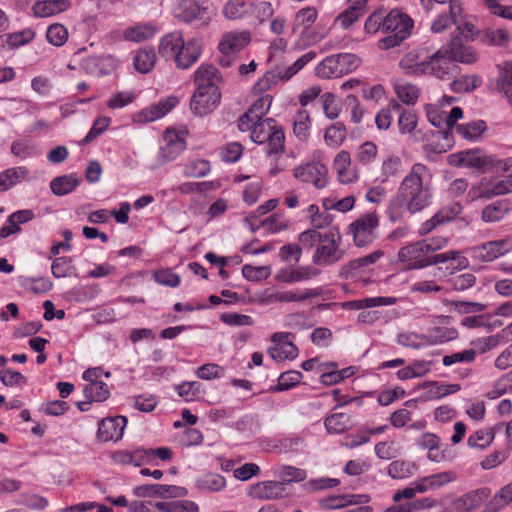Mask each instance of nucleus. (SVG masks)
<instances>
[{
  "label": "nucleus",
  "mask_w": 512,
  "mask_h": 512,
  "mask_svg": "<svg viewBox=\"0 0 512 512\" xmlns=\"http://www.w3.org/2000/svg\"><path fill=\"white\" fill-rule=\"evenodd\" d=\"M221 93L218 86L196 89L190 100V109L197 116L210 114L220 103Z\"/></svg>",
  "instance_id": "nucleus-7"
},
{
  "label": "nucleus",
  "mask_w": 512,
  "mask_h": 512,
  "mask_svg": "<svg viewBox=\"0 0 512 512\" xmlns=\"http://www.w3.org/2000/svg\"><path fill=\"white\" fill-rule=\"evenodd\" d=\"M427 13H450L452 17L461 16L462 4L459 0H420Z\"/></svg>",
  "instance_id": "nucleus-24"
},
{
  "label": "nucleus",
  "mask_w": 512,
  "mask_h": 512,
  "mask_svg": "<svg viewBox=\"0 0 512 512\" xmlns=\"http://www.w3.org/2000/svg\"><path fill=\"white\" fill-rule=\"evenodd\" d=\"M276 126V121L272 118L258 121L251 131L252 141L258 144L265 143Z\"/></svg>",
  "instance_id": "nucleus-43"
},
{
  "label": "nucleus",
  "mask_w": 512,
  "mask_h": 512,
  "mask_svg": "<svg viewBox=\"0 0 512 512\" xmlns=\"http://www.w3.org/2000/svg\"><path fill=\"white\" fill-rule=\"evenodd\" d=\"M176 104V98H169L165 101L151 105L150 107L142 109L139 113H137L134 116V121L139 123H147L160 119L168 112H170L176 106Z\"/></svg>",
  "instance_id": "nucleus-22"
},
{
  "label": "nucleus",
  "mask_w": 512,
  "mask_h": 512,
  "mask_svg": "<svg viewBox=\"0 0 512 512\" xmlns=\"http://www.w3.org/2000/svg\"><path fill=\"white\" fill-rule=\"evenodd\" d=\"M318 12L315 7H304L300 9L294 16L293 19V31L296 32L298 29L307 31L317 20Z\"/></svg>",
  "instance_id": "nucleus-39"
},
{
  "label": "nucleus",
  "mask_w": 512,
  "mask_h": 512,
  "mask_svg": "<svg viewBox=\"0 0 512 512\" xmlns=\"http://www.w3.org/2000/svg\"><path fill=\"white\" fill-rule=\"evenodd\" d=\"M370 501V496L366 494H344L323 498L319 505L325 510L341 509L349 505H361Z\"/></svg>",
  "instance_id": "nucleus-20"
},
{
  "label": "nucleus",
  "mask_w": 512,
  "mask_h": 512,
  "mask_svg": "<svg viewBox=\"0 0 512 512\" xmlns=\"http://www.w3.org/2000/svg\"><path fill=\"white\" fill-rule=\"evenodd\" d=\"M342 235L338 229L332 228L323 233V239L317 245L312 261L315 265L326 267L341 261L346 251L341 248Z\"/></svg>",
  "instance_id": "nucleus-4"
},
{
  "label": "nucleus",
  "mask_w": 512,
  "mask_h": 512,
  "mask_svg": "<svg viewBox=\"0 0 512 512\" xmlns=\"http://www.w3.org/2000/svg\"><path fill=\"white\" fill-rule=\"evenodd\" d=\"M512 501V482L502 487L488 502L485 512H498Z\"/></svg>",
  "instance_id": "nucleus-45"
},
{
  "label": "nucleus",
  "mask_w": 512,
  "mask_h": 512,
  "mask_svg": "<svg viewBox=\"0 0 512 512\" xmlns=\"http://www.w3.org/2000/svg\"><path fill=\"white\" fill-rule=\"evenodd\" d=\"M387 11L378 9L371 13L364 23V32L368 35L382 33L387 36Z\"/></svg>",
  "instance_id": "nucleus-32"
},
{
  "label": "nucleus",
  "mask_w": 512,
  "mask_h": 512,
  "mask_svg": "<svg viewBox=\"0 0 512 512\" xmlns=\"http://www.w3.org/2000/svg\"><path fill=\"white\" fill-rule=\"evenodd\" d=\"M293 175L300 182L312 184L317 189L326 187L328 183V169L320 162L300 165L294 168Z\"/></svg>",
  "instance_id": "nucleus-8"
},
{
  "label": "nucleus",
  "mask_w": 512,
  "mask_h": 512,
  "mask_svg": "<svg viewBox=\"0 0 512 512\" xmlns=\"http://www.w3.org/2000/svg\"><path fill=\"white\" fill-rule=\"evenodd\" d=\"M512 210L511 201L508 199L497 200L486 205L481 212V219L486 223L498 222Z\"/></svg>",
  "instance_id": "nucleus-28"
},
{
  "label": "nucleus",
  "mask_w": 512,
  "mask_h": 512,
  "mask_svg": "<svg viewBox=\"0 0 512 512\" xmlns=\"http://www.w3.org/2000/svg\"><path fill=\"white\" fill-rule=\"evenodd\" d=\"M512 250V237L488 241L471 248V257L483 262H491Z\"/></svg>",
  "instance_id": "nucleus-9"
},
{
  "label": "nucleus",
  "mask_w": 512,
  "mask_h": 512,
  "mask_svg": "<svg viewBox=\"0 0 512 512\" xmlns=\"http://www.w3.org/2000/svg\"><path fill=\"white\" fill-rule=\"evenodd\" d=\"M429 51L418 47L406 53L399 61V67L408 75L420 76L428 73Z\"/></svg>",
  "instance_id": "nucleus-11"
},
{
  "label": "nucleus",
  "mask_w": 512,
  "mask_h": 512,
  "mask_svg": "<svg viewBox=\"0 0 512 512\" xmlns=\"http://www.w3.org/2000/svg\"><path fill=\"white\" fill-rule=\"evenodd\" d=\"M73 270L72 259L68 256L55 258L51 265V272L55 278L69 277Z\"/></svg>",
  "instance_id": "nucleus-61"
},
{
  "label": "nucleus",
  "mask_w": 512,
  "mask_h": 512,
  "mask_svg": "<svg viewBox=\"0 0 512 512\" xmlns=\"http://www.w3.org/2000/svg\"><path fill=\"white\" fill-rule=\"evenodd\" d=\"M84 394L90 401L102 402L108 399L110 391L105 382H94L85 386Z\"/></svg>",
  "instance_id": "nucleus-55"
},
{
  "label": "nucleus",
  "mask_w": 512,
  "mask_h": 512,
  "mask_svg": "<svg viewBox=\"0 0 512 512\" xmlns=\"http://www.w3.org/2000/svg\"><path fill=\"white\" fill-rule=\"evenodd\" d=\"M428 256L422 241L410 243L398 252V260L405 265L406 269H420L429 266Z\"/></svg>",
  "instance_id": "nucleus-12"
},
{
  "label": "nucleus",
  "mask_w": 512,
  "mask_h": 512,
  "mask_svg": "<svg viewBox=\"0 0 512 512\" xmlns=\"http://www.w3.org/2000/svg\"><path fill=\"white\" fill-rule=\"evenodd\" d=\"M79 183L75 174L61 175L50 182V189L56 196H64L73 192Z\"/></svg>",
  "instance_id": "nucleus-34"
},
{
  "label": "nucleus",
  "mask_w": 512,
  "mask_h": 512,
  "mask_svg": "<svg viewBox=\"0 0 512 512\" xmlns=\"http://www.w3.org/2000/svg\"><path fill=\"white\" fill-rule=\"evenodd\" d=\"M164 145L159 150V160L161 163L175 160L185 149V139L174 129L167 128L163 134Z\"/></svg>",
  "instance_id": "nucleus-14"
},
{
  "label": "nucleus",
  "mask_w": 512,
  "mask_h": 512,
  "mask_svg": "<svg viewBox=\"0 0 512 512\" xmlns=\"http://www.w3.org/2000/svg\"><path fill=\"white\" fill-rule=\"evenodd\" d=\"M324 425L329 433L340 434L353 427L350 415L334 413L325 418Z\"/></svg>",
  "instance_id": "nucleus-36"
},
{
  "label": "nucleus",
  "mask_w": 512,
  "mask_h": 512,
  "mask_svg": "<svg viewBox=\"0 0 512 512\" xmlns=\"http://www.w3.org/2000/svg\"><path fill=\"white\" fill-rule=\"evenodd\" d=\"M361 63V58L353 53L330 55L316 67V75L323 79L339 78L355 71Z\"/></svg>",
  "instance_id": "nucleus-5"
},
{
  "label": "nucleus",
  "mask_w": 512,
  "mask_h": 512,
  "mask_svg": "<svg viewBox=\"0 0 512 512\" xmlns=\"http://www.w3.org/2000/svg\"><path fill=\"white\" fill-rule=\"evenodd\" d=\"M267 142V155L270 157H277L285 150V134L281 126H276L269 136Z\"/></svg>",
  "instance_id": "nucleus-44"
},
{
  "label": "nucleus",
  "mask_w": 512,
  "mask_h": 512,
  "mask_svg": "<svg viewBox=\"0 0 512 512\" xmlns=\"http://www.w3.org/2000/svg\"><path fill=\"white\" fill-rule=\"evenodd\" d=\"M46 38L52 45L62 46L68 39L67 28L59 23L52 24L47 29Z\"/></svg>",
  "instance_id": "nucleus-62"
},
{
  "label": "nucleus",
  "mask_w": 512,
  "mask_h": 512,
  "mask_svg": "<svg viewBox=\"0 0 512 512\" xmlns=\"http://www.w3.org/2000/svg\"><path fill=\"white\" fill-rule=\"evenodd\" d=\"M287 337L284 333H274L271 337L272 341H279L280 344L269 349V355L275 361H284L286 359H294L298 355V348L292 342L282 341V338Z\"/></svg>",
  "instance_id": "nucleus-26"
},
{
  "label": "nucleus",
  "mask_w": 512,
  "mask_h": 512,
  "mask_svg": "<svg viewBox=\"0 0 512 512\" xmlns=\"http://www.w3.org/2000/svg\"><path fill=\"white\" fill-rule=\"evenodd\" d=\"M365 13V10L350 4L343 12H341L335 19V22L344 29H349L356 23Z\"/></svg>",
  "instance_id": "nucleus-51"
},
{
  "label": "nucleus",
  "mask_w": 512,
  "mask_h": 512,
  "mask_svg": "<svg viewBox=\"0 0 512 512\" xmlns=\"http://www.w3.org/2000/svg\"><path fill=\"white\" fill-rule=\"evenodd\" d=\"M155 507L159 512H198V505L190 500L157 502Z\"/></svg>",
  "instance_id": "nucleus-42"
},
{
  "label": "nucleus",
  "mask_w": 512,
  "mask_h": 512,
  "mask_svg": "<svg viewBox=\"0 0 512 512\" xmlns=\"http://www.w3.org/2000/svg\"><path fill=\"white\" fill-rule=\"evenodd\" d=\"M155 34L153 26L147 24H139L124 30L123 36L126 40L132 42H143Z\"/></svg>",
  "instance_id": "nucleus-48"
},
{
  "label": "nucleus",
  "mask_w": 512,
  "mask_h": 512,
  "mask_svg": "<svg viewBox=\"0 0 512 512\" xmlns=\"http://www.w3.org/2000/svg\"><path fill=\"white\" fill-rule=\"evenodd\" d=\"M401 108L402 107L398 101H390L388 107L381 109L375 117V123L377 128L380 130H387L392 123V110L399 111L401 110Z\"/></svg>",
  "instance_id": "nucleus-59"
},
{
  "label": "nucleus",
  "mask_w": 512,
  "mask_h": 512,
  "mask_svg": "<svg viewBox=\"0 0 512 512\" xmlns=\"http://www.w3.org/2000/svg\"><path fill=\"white\" fill-rule=\"evenodd\" d=\"M429 70L427 74H431L438 79L448 80L458 73L459 67L455 62L446 56V51L439 48L428 57Z\"/></svg>",
  "instance_id": "nucleus-10"
},
{
  "label": "nucleus",
  "mask_w": 512,
  "mask_h": 512,
  "mask_svg": "<svg viewBox=\"0 0 512 512\" xmlns=\"http://www.w3.org/2000/svg\"><path fill=\"white\" fill-rule=\"evenodd\" d=\"M442 50L446 51V56H449L454 62H461L465 64L475 63L478 55L471 46H467L462 42V38L454 35L451 40L444 46Z\"/></svg>",
  "instance_id": "nucleus-16"
},
{
  "label": "nucleus",
  "mask_w": 512,
  "mask_h": 512,
  "mask_svg": "<svg viewBox=\"0 0 512 512\" xmlns=\"http://www.w3.org/2000/svg\"><path fill=\"white\" fill-rule=\"evenodd\" d=\"M495 428L496 427L488 428V429H481V430L476 431L474 434L470 435V437L468 438V441H467L468 445L471 448H479V449H484V448L488 447L494 439Z\"/></svg>",
  "instance_id": "nucleus-53"
},
{
  "label": "nucleus",
  "mask_w": 512,
  "mask_h": 512,
  "mask_svg": "<svg viewBox=\"0 0 512 512\" xmlns=\"http://www.w3.org/2000/svg\"><path fill=\"white\" fill-rule=\"evenodd\" d=\"M429 176L426 165L415 163L401 181L397 192L408 202L409 213L415 214L429 205L431 193L429 184L426 182Z\"/></svg>",
  "instance_id": "nucleus-2"
},
{
  "label": "nucleus",
  "mask_w": 512,
  "mask_h": 512,
  "mask_svg": "<svg viewBox=\"0 0 512 512\" xmlns=\"http://www.w3.org/2000/svg\"><path fill=\"white\" fill-rule=\"evenodd\" d=\"M403 161L396 154H389L381 163L379 180L386 183L397 178L402 171Z\"/></svg>",
  "instance_id": "nucleus-31"
},
{
  "label": "nucleus",
  "mask_w": 512,
  "mask_h": 512,
  "mask_svg": "<svg viewBox=\"0 0 512 512\" xmlns=\"http://www.w3.org/2000/svg\"><path fill=\"white\" fill-rule=\"evenodd\" d=\"M135 69L142 74L152 70L156 63V53L153 48L139 49L133 59Z\"/></svg>",
  "instance_id": "nucleus-35"
},
{
  "label": "nucleus",
  "mask_w": 512,
  "mask_h": 512,
  "mask_svg": "<svg viewBox=\"0 0 512 512\" xmlns=\"http://www.w3.org/2000/svg\"><path fill=\"white\" fill-rule=\"evenodd\" d=\"M70 7V0H38L32 10L35 17L45 18L64 12Z\"/></svg>",
  "instance_id": "nucleus-25"
},
{
  "label": "nucleus",
  "mask_w": 512,
  "mask_h": 512,
  "mask_svg": "<svg viewBox=\"0 0 512 512\" xmlns=\"http://www.w3.org/2000/svg\"><path fill=\"white\" fill-rule=\"evenodd\" d=\"M249 30L230 31L224 33L218 44L220 53H238L251 42Z\"/></svg>",
  "instance_id": "nucleus-18"
},
{
  "label": "nucleus",
  "mask_w": 512,
  "mask_h": 512,
  "mask_svg": "<svg viewBox=\"0 0 512 512\" xmlns=\"http://www.w3.org/2000/svg\"><path fill=\"white\" fill-rule=\"evenodd\" d=\"M415 470V465L405 460H395L388 467V475L393 479L410 477Z\"/></svg>",
  "instance_id": "nucleus-54"
},
{
  "label": "nucleus",
  "mask_w": 512,
  "mask_h": 512,
  "mask_svg": "<svg viewBox=\"0 0 512 512\" xmlns=\"http://www.w3.org/2000/svg\"><path fill=\"white\" fill-rule=\"evenodd\" d=\"M459 164L475 168L481 172H488L497 167L496 158L485 154L481 150H467L460 153Z\"/></svg>",
  "instance_id": "nucleus-17"
},
{
  "label": "nucleus",
  "mask_w": 512,
  "mask_h": 512,
  "mask_svg": "<svg viewBox=\"0 0 512 512\" xmlns=\"http://www.w3.org/2000/svg\"><path fill=\"white\" fill-rule=\"evenodd\" d=\"M512 192V178H506L495 183L492 187L481 188L478 196L482 198H492L494 196L505 195Z\"/></svg>",
  "instance_id": "nucleus-57"
},
{
  "label": "nucleus",
  "mask_w": 512,
  "mask_h": 512,
  "mask_svg": "<svg viewBox=\"0 0 512 512\" xmlns=\"http://www.w3.org/2000/svg\"><path fill=\"white\" fill-rule=\"evenodd\" d=\"M498 89L505 95L512 106V64H507L501 73Z\"/></svg>",
  "instance_id": "nucleus-64"
},
{
  "label": "nucleus",
  "mask_w": 512,
  "mask_h": 512,
  "mask_svg": "<svg viewBox=\"0 0 512 512\" xmlns=\"http://www.w3.org/2000/svg\"><path fill=\"white\" fill-rule=\"evenodd\" d=\"M250 6L245 0H229L224 6L223 13L228 19H239L248 13Z\"/></svg>",
  "instance_id": "nucleus-58"
},
{
  "label": "nucleus",
  "mask_w": 512,
  "mask_h": 512,
  "mask_svg": "<svg viewBox=\"0 0 512 512\" xmlns=\"http://www.w3.org/2000/svg\"><path fill=\"white\" fill-rule=\"evenodd\" d=\"M379 216L376 212L366 213L353 221L348 226V233L353 236V242L357 247H365L377 238Z\"/></svg>",
  "instance_id": "nucleus-6"
},
{
  "label": "nucleus",
  "mask_w": 512,
  "mask_h": 512,
  "mask_svg": "<svg viewBox=\"0 0 512 512\" xmlns=\"http://www.w3.org/2000/svg\"><path fill=\"white\" fill-rule=\"evenodd\" d=\"M347 130L342 122H335L325 129L324 141L327 146L338 148L345 141Z\"/></svg>",
  "instance_id": "nucleus-38"
},
{
  "label": "nucleus",
  "mask_w": 512,
  "mask_h": 512,
  "mask_svg": "<svg viewBox=\"0 0 512 512\" xmlns=\"http://www.w3.org/2000/svg\"><path fill=\"white\" fill-rule=\"evenodd\" d=\"M137 497L181 498L188 494L185 487L166 484H144L134 488Z\"/></svg>",
  "instance_id": "nucleus-13"
},
{
  "label": "nucleus",
  "mask_w": 512,
  "mask_h": 512,
  "mask_svg": "<svg viewBox=\"0 0 512 512\" xmlns=\"http://www.w3.org/2000/svg\"><path fill=\"white\" fill-rule=\"evenodd\" d=\"M406 211H408V202L397 192L396 196L389 201L387 217L391 222H397L404 217Z\"/></svg>",
  "instance_id": "nucleus-49"
},
{
  "label": "nucleus",
  "mask_w": 512,
  "mask_h": 512,
  "mask_svg": "<svg viewBox=\"0 0 512 512\" xmlns=\"http://www.w3.org/2000/svg\"><path fill=\"white\" fill-rule=\"evenodd\" d=\"M303 375L299 371L290 370L282 373L277 381L275 391H286L300 383Z\"/></svg>",
  "instance_id": "nucleus-63"
},
{
  "label": "nucleus",
  "mask_w": 512,
  "mask_h": 512,
  "mask_svg": "<svg viewBox=\"0 0 512 512\" xmlns=\"http://www.w3.org/2000/svg\"><path fill=\"white\" fill-rule=\"evenodd\" d=\"M210 162L204 159H192L183 165V174L188 178H202L209 174Z\"/></svg>",
  "instance_id": "nucleus-40"
},
{
  "label": "nucleus",
  "mask_w": 512,
  "mask_h": 512,
  "mask_svg": "<svg viewBox=\"0 0 512 512\" xmlns=\"http://www.w3.org/2000/svg\"><path fill=\"white\" fill-rule=\"evenodd\" d=\"M250 496L261 500H274L282 498L285 495L283 482L262 481L250 488Z\"/></svg>",
  "instance_id": "nucleus-21"
},
{
  "label": "nucleus",
  "mask_w": 512,
  "mask_h": 512,
  "mask_svg": "<svg viewBox=\"0 0 512 512\" xmlns=\"http://www.w3.org/2000/svg\"><path fill=\"white\" fill-rule=\"evenodd\" d=\"M490 494V489L485 487L470 491L458 499V505L464 511H471L479 507Z\"/></svg>",
  "instance_id": "nucleus-33"
},
{
  "label": "nucleus",
  "mask_w": 512,
  "mask_h": 512,
  "mask_svg": "<svg viewBox=\"0 0 512 512\" xmlns=\"http://www.w3.org/2000/svg\"><path fill=\"white\" fill-rule=\"evenodd\" d=\"M220 81L221 75L218 69L211 64L200 65L194 73V83L197 89L217 86V83Z\"/></svg>",
  "instance_id": "nucleus-30"
},
{
  "label": "nucleus",
  "mask_w": 512,
  "mask_h": 512,
  "mask_svg": "<svg viewBox=\"0 0 512 512\" xmlns=\"http://www.w3.org/2000/svg\"><path fill=\"white\" fill-rule=\"evenodd\" d=\"M457 337L458 331L455 328L440 326L432 328L425 339L431 344H443L455 340Z\"/></svg>",
  "instance_id": "nucleus-46"
},
{
  "label": "nucleus",
  "mask_w": 512,
  "mask_h": 512,
  "mask_svg": "<svg viewBox=\"0 0 512 512\" xmlns=\"http://www.w3.org/2000/svg\"><path fill=\"white\" fill-rule=\"evenodd\" d=\"M127 418L125 416H114L102 419L98 424L97 437L100 441H119L122 439Z\"/></svg>",
  "instance_id": "nucleus-15"
},
{
  "label": "nucleus",
  "mask_w": 512,
  "mask_h": 512,
  "mask_svg": "<svg viewBox=\"0 0 512 512\" xmlns=\"http://www.w3.org/2000/svg\"><path fill=\"white\" fill-rule=\"evenodd\" d=\"M321 295L319 288L315 289H295L283 292H277L271 296L272 301L279 303L301 302L310 298L318 297Z\"/></svg>",
  "instance_id": "nucleus-29"
},
{
  "label": "nucleus",
  "mask_w": 512,
  "mask_h": 512,
  "mask_svg": "<svg viewBox=\"0 0 512 512\" xmlns=\"http://www.w3.org/2000/svg\"><path fill=\"white\" fill-rule=\"evenodd\" d=\"M310 115L307 110H298L293 120V132L301 140H307L310 129Z\"/></svg>",
  "instance_id": "nucleus-47"
},
{
  "label": "nucleus",
  "mask_w": 512,
  "mask_h": 512,
  "mask_svg": "<svg viewBox=\"0 0 512 512\" xmlns=\"http://www.w3.org/2000/svg\"><path fill=\"white\" fill-rule=\"evenodd\" d=\"M487 129L486 122L483 120L472 121L466 124L456 125V132L464 139L476 140Z\"/></svg>",
  "instance_id": "nucleus-41"
},
{
  "label": "nucleus",
  "mask_w": 512,
  "mask_h": 512,
  "mask_svg": "<svg viewBox=\"0 0 512 512\" xmlns=\"http://www.w3.org/2000/svg\"><path fill=\"white\" fill-rule=\"evenodd\" d=\"M274 476L280 479L279 482L286 483L302 482L306 479L305 470L290 465H279L274 469Z\"/></svg>",
  "instance_id": "nucleus-37"
},
{
  "label": "nucleus",
  "mask_w": 512,
  "mask_h": 512,
  "mask_svg": "<svg viewBox=\"0 0 512 512\" xmlns=\"http://www.w3.org/2000/svg\"><path fill=\"white\" fill-rule=\"evenodd\" d=\"M387 36L377 42L380 50H388L400 46L412 31L413 20L399 9L387 11Z\"/></svg>",
  "instance_id": "nucleus-3"
},
{
  "label": "nucleus",
  "mask_w": 512,
  "mask_h": 512,
  "mask_svg": "<svg viewBox=\"0 0 512 512\" xmlns=\"http://www.w3.org/2000/svg\"><path fill=\"white\" fill-rule=\"evenodd\" d=\"M394 90L397 97L407 105L414 104L419 97V89L413 84L396 83Z\"/></svg>",
  "instance_id": "nucleus-56"
},
{
  "label": "nucleus",
  "mask_w": 512,
  "mask_h": 512,
  "mask_svg": "<svg viewBox=\"0 0 512 512\" xmlns=\"http://www.w3.org/2000/svg\"><path fill=\"white\" fill-rule=\"evenodd\" d=\"M321 271L311 265L298 266L291 270H281L276 279L284 283H297L310 280L320 275Z\"/></svg>",
  "instance_id": "nucleus-23"
},
{
  "label": "nucleus",
  "mask_w": 512,
  "mask_h": 512,
  "mask_svg": "<svg viewBox=\"0 0 512 512\" xmlns=\"http://www.w3.org/2000/svg\"><path fill=\"white\" fill-rule=\"evenodd\" d=\"M184 41L183 33L178 30L164 35L159 43V54L166 59H174Z\"/></svg>",
  "instance_id": "nucleus-27"
},
{
  "label": "nucleus",
  "mask_w": 512,
  "mask_h": 512,
  "mask_svg": "<svg viewBox=\"0 0 512 512\" xmlns=\"http://www.w3.org/2000/svg\"><path fill=\"white\" fill-rule=\"evenodd\" d=\"M481 85V79L477 76H462L450 83V88L456 93L471 92Z\"/></svg>",
  "instance_id": "nucleus-60"
},
{
  "label": "nucleus",
  "mask_w": 512,
  "mask_h": 512,
  "mask_svg": "<svg viewBox=\"0 0 512 512\" xmlns=\"http://www.w3.org/2000/svg\"><path fill=\"white\" fill-rule=\"evenodd\" d=\"M461 324L467 328L485 327L489 331L502 326L501 321L484 315L467 316L462 319Z\"/></svg>",
  "instance_id": "nucleus-50"
},
{
  "label": "nucleus",
  "mask_w": 512,
  "mask_h": 512,
  "mask_svg": "<svg viewBox=\"0 0 512 512\" xmlns=\"http://www.w3.org/2000/svg\"><path fill=\"white\" fill-rule=\"evenodd\" d=\"M202 53V45L199 39L192 38L183 42V47L177 52L173 59L177 68L185 70L196 63Z\"/></svg>",
  "instance_id": "nucleus-19"
},
{
  "label": "nucleus",
  "mask_w": 512,
  "mask_h": 512,
  "mask_svg": "<svg viewBox=\"0 0 512 512\" xmlns=\"http://www.w3.org/2000/svg\"><path fill=\"white\" fill-rule=\"evenodd\" d=\"M206 10L207 8H201L194 0H183L179 5L178 18L184 22H191Z\"/></svg>",
  "instance_id": "nucleus-52"
},
{
  "label": "nucleus",
  "mask_w": 512,
  "mask_h": 512,
  "mask_svg": "<svg viewBox=\"0 0 512 512\" xmlns=\"http://www.w3.org/2000/svg\"><path fill=\"white\" fill-rule=\"evenodd\" d=\"M286 47L287 41L283 38H277L270 44L268 58L270 69L258 80L254 86L255 89L264 92L279 81H288L316 57V52L308 51L289 64V60L284 55Z\"/></svg>",
  "instance_id": "nucleus-1"
}]
</instances>
